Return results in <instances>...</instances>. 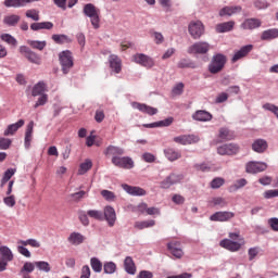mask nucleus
Masks as SVG:
<instances>
[{"instance_id": "15", "label": "nucleus", "mask_w": 278, "mask_h": 278, "mask_svg": "<svg viewBox=\"0 0 278 278\" xmlns=\"http://www.w3.org/2000/svg\"><path fill=\"white\" fill-rule=\"evenodd\" d=\"M167 249L176 257L177 260H181L184 257V250H181V242L172 241L167 243Z\"/></svg>"}, {"instance_id": "21", "label": "nucleus", "mask_w": 278, "mask_h": 278, "mask_svg": "<svg viewBox=\"0 0 278 278\" xmlns=\"http://www.w3.org/2000/svg\"><path fill=\"white\" fill-rule=\"evenodd\" d=\"M233 27H236V22L233 21L224 22L215 26V31L217 34H227V31H232Z\"/></svg>"}, {"instance_id": "47", "label": "nucleus", "mask_w": 278, "mask_h": 278, "mask_svg": "<svg viewBox=\"0 0 278 278\" xmlns=\"http://www.w3.org/2000/svg\"><path fill=\"white\" fill-rule=\"evenodd\" d=\"M90 168H92V161L86 160L84 163L80 164L78 175H86V172L90 170Z\"/></svg>"}, {"instance_id": "26", "label": "nucleus", "mask_w": 278, "mask_h": 278, "mask_svg": "<svg viewBox=\"0 0 278 278\" xmlns=\"http://www.w3.org/2000/svg\"><path fill=\"white\" fill-rule=\"evenodd\" d=\"M23 125H25V119H20L15 124L9 125L4 130V136H14V134H16L21 127H23Z\"/></svg>"}, {"instance_id": "55", "label": "nucleus", "mask_w": 278, "mask_h": 278, "mask_svg": "<svg viewBox=\"0 0 278 278\" xmlns=\"http://www.w3.org/2000/svg\"><path fill=\"white\" fill-rule=\"evenodd\" d=\"M263 108L265 110H267V112H271V114H275L276 118H278V106L271 103H265L263 105Z\"/></svg>"}, {"instance_id": "53", "label": "nucleus", "mask_w": 278, "mask_h": 278, "mask_svg": "<svg viewBox=\"0 0 278 278\" xmlns=\"http://www.w3.org/2000/svg\"><path fill=\"white\" fill-rule=\"evenodd\" d=\"M222 186H225V180L222 177L214 178L211 181V188H213V190H216V189L220 188Z\"/></svg>"}, {"instance_id": "39", "label": "nucleus", "mask_w": 278, "mask_h": 278, "mask_svg": "<svg viewBox=\"0 0 278 278\" xmlns=\"http://www.w3.org/2000/svg\"><path fill=\"white\" fill-rule=\"evenodd\" d=\"M36 268V263L26 262L20 270V275H29V273H34Z\"/></svg>"}, {"instance_id": "12", "label": "nucleus", "mask_w": 278, "mask_h": 278, "mask_svg": "<svg viewBox=\"0 0 278 278\" xmlns=\"http://www.w3.org/2000/svg\"><path fill=\"white\" fill-rule=\"evenodd\" d=\"M266 168H268V164L264 162H254V161L249 162L245 166L247 173H250L252 175H255L256 173H264Z\"/></svg>"}, {"instance_id": "60", "label": "nucleus", "mask_w": 278, "mask_h": 278, "mask_svg": "<svg viewBox=\"0 0 278 278\" xmlns=\"http://www.w3.org/2000/svg\"><path fill=\"white\" fill-rule=\"evenodd\" d=\"M229 99V94L227 92L218 93L215 99V103H225Z\"/></svg>"}, {"instance_id": "37", "label": "nucleus", "mask_w": 278, "mask_h": 278, "mask_svg": "<svg viewBox=\"0 0 278 278\" xmlns=\"http://www.w3.org/2000/svg\"><path fill=\"white\" fill-rule=\"evenodd\" d=\"M274 38H278V29H267L262 33L261 40H274Z\"/></svg>"}, {"instance_id": "2", "label": "nucleus", "mask_w": 278, "mask_h": 278, "mask_svg": "<svg viewBox=\"0 0 278 278\" xmlns=\"http://www.w3.org/2000/svg\"><path fill=\"white\" fill-rule=\"evenodd\" d=\"M225 64H227V56L222 53L215 54L208 64V73L212 75L220 73L225 68Z\"/></svg>"}, {"instance_id": "48", "label": "nucleus", "mask_w": 278, "mask_h": 278, "mask_svg": "<svg viewBox=\"0 0 278 278\" xmlns=\"http://www.w3.org/2000/svg\"><path fill=\"white\" fill-rule=\"evenodd\" d=\"M103 270L105 275H114L116 273V264L114 262L104 263Z\"/></svg>"}, {"instance_id": "33", "label": "nucleus", "mask_w": 278, "mask_h": 278, "mask_svg": "<svg viewBox=\"0 0 278 278\" xmlns=\"http://www.w3.org/2000/svg\"><path fill=\"white\" fill-rule=\"evenodd\" d=\"M84 240H86V238L79 232H72L67 238L68 243L75 247L83 244Z\"/></svg>"}, {"instance_id": "58", "label": "nucleus", "mask_w": 278, "mask_h": 278, "mask_svg": "<svg viewBox=\"0 0 278 278\" xmlns=\"http://www.w3.org/2000/svg\"><path fill=\"white\" fill-rule=\"evenodd\" d=\"M152 38H154L155 45H162L164 42V35L162 33L153 31Z\"/></svg>"}, {"instance_id": "63", "label": "nucleus", "mask_w": 278, "mask_h": 278, "mask_svg": "<svg viewBox=\"0 0 278 278\" xmlns=\"http://www.w3.org/2000/svg\"><path fill=\"white\" fill-rule=\"evenodd\" d=\"M80 278H90V267L88 265L83 266Z\"/></svg>"}, {"instance_id": "24", "label": "nucleus", "mask_w": 278, "mask_h": 278, "mask_svg": "<svg viewBox=\"0 0 278 278\" xmlns=\"http://www.w3.org/2000/svg\"><path fill=\"white\" fill-rule=\"evenodd\" d=\"M242 12V7L235 5V7H224L219 11V16H233V14H240Z\"/></svg>"}, {"instance_id": "46", "label": "nucleus", "mask_w": 278, "mask_h": 278, "mask_svg": "<svg viewBox=\"0 0 278 278\" xmlns=\"http://www.w3.org/2000/svg\"><path fill=\"white\" fill-rule=\"evenodd\" d=\"M35 266L38 268V270H42L43 273H51V265L49 262L38 261L35 262Z\"/></svg>"}, {"instance_id": "29", "label": "nucleus", "mask_w": 278, "mask_h": 278, "mask_svg": "<svg viewBox=\"0 0 278 278\" xmlns=\"http://www.w3.org/2000/svg\"><path fill=\"white\" fill-rule=\"evenodd\" d=\"M218 138L220 142H227L229 140H233V138H236V135L228 128H220L218 131Z\"/></svg>"}, {"instance_id": "17", "label": "nucleus", "mask_w": 278, "mask_h": 278, "mask_svg": "<svg viewBox=\"0 0 278 278\" xmlns=\"http://www.w3.org/2000/svg\"><path fill=\"white\" fill-rule=\"evenodd\" d=\"M109 64L114 73L118 74L123 71V61H121V58L116 54H111L109 56Z\"/></svg>"}, {"instance_id": "6", "label": "nucleus", "mask_w": 278, "mask_h": 278, "mask_svg": "<svg viewBox=\"0 0 278 278\" xmlns=\"http://www.w3.org/2000/svg\"><path fill=\"white\" fill-rule=\"evenodd\" d=\"M0 273H3L8 268V262H12L14 260V254L10 248L2 245L0 247Z\"/></svg>"}, {"instance_id": "23", "label": "nucleus", "mask_w": 278, "mask_h": 278, "mask_svg": "<svg viewBox=\"0 0 278 278\" xmlns=\"http://www.w3.org/2000/svg\"><path fill=\"white\" fill-rule=\"evenodd\" d=\"M125 192L128 194H131L132 197H144L147 194V191L140 187H131L129 185H122Z\"/></svg>"}, {"instance_id": "41", "label": "nucleus", "mask_w": 278, "mask_h": 278, "mask_svg": "<svg viewBox=\"0 0 278 278\" xmlns=\"http://www.w3.org/2000/svg\"><path fill=\"white\" fill-rule=\"evenodd\" d=\"M210 203L213 207H227L228 205L227 200L220 197L213 198Z\"/></svg>"}, {"instance_id": "7", "label": "nucleus", "mask_w": 278, "mask_h": 278, "mask_svg": "<svg viewBox=\"0 0 278 278\" xmlns=\"http://www.w3.org/2000/svg\"><path fill=\"white\" fill-rule=\"evenodd\" d=\"M20 53H22V55H24V58H26V60H28V62H30L31 64H37V66H40L42 64V59L40 58V55L31 51V49L26 46L20 47Z\"/></svg>"}, {"instance_id": "59", "label": "nucleus", "mask_w": 278, "mask_h": 278, "mask_svg": "<svg viewBox=\"0 0 278 278\" xmlns=\"http://www.w3.org/2000/svg\"><path fill=\"white\" fill-rule=\"evenodd\" d=\"M173 94H175L176 97L179 94H184V83H179L177 84L173 90H172Z\"/></svg>"}, {"instance_id": "16", "label": "nucleus", "mask_w": 278, "mask_h": 278, "mask_svg": "<svg viewBox=\"0 0 278 278\" xmlns=\"http://www.w3.org/2000/svg\"><path fill=\"white\" fill-rule=\"evenodd\" d=\"M103 217L105 218L109 227H114L116 224V211L112 206H105L103 212Z\"/></svg>"}, {"instance_id": "42", "label": "nucleus", "mask_w": 278, "mask_h": 278, "mask_svg": "<svg viewBox=\"0 0 278 278\" xmlns=\"http://www.w3.org/2000/svg\"><path fill=\"white\" fill-rule=\"evenodd\" d=\"M154 226H155V220H153V219L135 223V228L140 229V230L141 229H147L149 227H154Z\"/></svg>"}, {"instance_id": "36", "label": "nucleus", "mask_w": 278, "mask_h": 278, "mask_svg": "<svg viewBox=\"0 0 278 278\" xmlns=\"http://www.w3.org/2000/svg\"><path fill=\"white\" fill-rule=\"evenodd\" d=\"M124 267L128 275H136V263H134V258H131V256H127L125 258Z\"/></svg>"}, {"instance_id": "35", "label": "nucleus", "mask_w": 278, "mask_h": 278, "mask_svg": "<svg viewBox=\"0 0 278 278\" xmlns=\"http://www.w3.org/2000/svg\"><path fill=\"white\" fill-rule=\"evenodd\" d=\"M33 31H40V29H53V23L51 22H38L30 24Z\"/></svg>"}, {"instance_id": "9", "label": "nucleus", "mask_w": 278, "mask_h": 278, "mask_svg": "<svg viewBox=\"0 0 278 278\" xmlns=\"http://www.w3.org/2000/svg\"><path fill=\"white\" fill-rule=\"evenodd\" d=\"M132 62L136 64H140V66H144L146 68H153L155 66V62L149 55L143 53H137L132 56Z\"/></svg>"}, {"instance_id": "30", "label": "nucleus", "mask_w": 278, "mask_h": 278, "mask_svg": "<svg viewBox=\"0 0 278 278\" xmlns=\"http://www.w3.org/2000/svg\"><path fill=\"white\" fill-rule=\"evenodd\" d=\"M4 25L8 27H16L21 23V16L16 14L5 15L3 17Z\"/></svg>"}, {"instance_id": "8", "label": "nucleus", "mask_w": 278, "mask_h": 278, "mask_svg": "<svg viewBox=\"0 0 278 278\" xmlns=\"http://www.w3.org/2000/svg\"><path fill=\"white\" fill-rule=\"evenodd\" d=\"M242 244H244L243 239H239V241L224 239L219 242V247L226 249L227 251H231L232 253H236V251H240V249H242Z\"/></svg>"}, {"instance_id": "38", "label": "nucleus", "mask_w": 278, "mask_h": 278, "mask_svg": "<svg viewBox=\"0 0 278 278\" xmlns=\"http://www.w3.org/2000/svg\"><path fill=\"white\" fill-rule=\"evenodd\" d=\"M52 40L55 45H66L73 42L66 35H52Z\"/></svg>"}, {"instance_id": "45", "label": "nucleus", "mask_w": 278, "mask_h": 278, "mask_svg": "<svg viewBox=\"0 0 278 278\" xmlns=\"http://www.w3.org/2000/svg\"><path fill=\"white\" fill-rule=\"evenodd\" d=\"M26 18H31V21H40V11L36 9H29L25 13Z\"/></svg>"}, {"instance_id": "22", "label": "nucleus", "mask_w": 278, "mask_h": 278, "mask_svg": "<svg viewBox=\"0 0 278 278\" xmlns=\"http://www.w3.org/2000/svg\"><path fill=\"white\" fill-rule=\"evenodd\" d=\"M40 0H4L5 8H25L27 3H34Z\"/></svg>"}, {"instance_id": "3", "label": "nucleus", "mask_w": 278, "mask_h": 278, "mask_svg": "<svg viewBox=\"0 0 278 278\" xmlns=\"http://www.w3.org/2000/svg\"><path fill=\"white\" fill-rule=\"evenodd\" d=\"M59 62L61 64L62 73L64 75H68V73H71V68L74 66L73 52H71V50L62 51L59 54Z\"/></svg>"}, {"instance_id": "18", "label": "nucleus", "mask_w": 278, "mask_h": 278, "mask_svg": "<svg viewBox=\"0 0 278 278\" xmlns=\"http://www.w3.org/2000/svg\"><path fill=\"white\" fill-rule=\"evenodd\" d=\"M253 51V45L243 46L240 50L235 52V55L231 59V62L236 63L238 60H242V58H247L248 53Z\"/></svg>"}, {"instance_id": "11", "label": "nucleus", "mask_w": 278, "mask_h": 278, "mask_svg": "<svg viewBox=\"0 0 278 278\" xmlns=\"http://www.w3.org/2000/svg\"><path fill=\"white\" fill-rule=\"evenodd\" d=\"M112 164L118 168L131 169L134 167V160L129 156H113Z\"/></svg>"}, {"instance_id": "27", "label": "nucleus", "mask_w": 278, "mask_h": 278, "mask_svg": "<svg viewBox=\"0 0 278 278\" xmlns=\"http://www.w3.org/2000/svg\"><path fill=\"white\" fill-rule=\"evenodd\" d=\"M268 149V142L264 139H256L252 143V150L255 151V153H264Z\"/></svg>"}, {"instance_id": "44", "label": "nucleus", "mask_w": 278, "mask_h": 278, "mask_svg": "<svg viewBox=\"0 0 278 278\" xmlns=\"http://www.w3.org/2000/svg\"><path fill=\"white\" fill-rule=\"evenodd\" d=\"M90 263H91V268L94 273H101L103 270V263H101L99 258L92 257L90 260Z\"/></svg>"}, {"instance_id": "31", "label": "nucleus", "mask_w": 278, "mask_h": 278, "mask_svg": "<svg viewBox=\"0 0 278 278\" xmlns=\"http://www.w3.org/2000/svg\"><path fill=\"white\" fill-rule=\"evenodd\" d=\"M192 118L193 121H200L202 123H205L207 121H212V115L207 111L200 110L192 115Z\"/></svg>"}, {"instance_id": "19", "label": "nucleus", "mask_w": 278, "mask_h": 278, "mask_svg": "<svg viewBox=\"0 0 278 278\" xmlns=\"http://www.w3.org/2000/svg\"><path fill=\"white\" fill-rule=\"evenodd\" d=\"M33 138H34V121H30L26 126V131H25V138H24L25 149H29V147H31Z\"/></svg>"}, {"instance_id": "64", "label": "nucleus", "mask_w": 278, "mask_h": 278, "mask_svg": "<svg viewBox=\"0 0 278 278\" xmlns=\"http://www.w3.org/2000/svg\"><path fill=\"white\" fill-rule=\"evenodd\" d=\"M137 278H153V273L149 270H141Z\"/></svg>"}, {"instance_id": "4", "label": "nucleus", "mask_w": 278, "mask_h": 278, "mask_svg": "<svg viewBox=\"0 0 278 278\" xmlns=\"http://www.w3.org/2000/svg\"><path fill=\"white\" fill-rule=\"evenodd\" d=\"M210 49H212V46L207 41H198L191 45L187 52L189 55H205L210 53Z\"/></svg>"}, {"instance_id": "13", "label": "nucleus", "mask_w": 278, "mask_h": 278, "mask_svg": "<svg viewBox=\"0 0 278 278\" xmlns=\"http://www.w3.org/2000/svg\"><path fill=\"white\" fill-rule=\"evenodd\" d=\"M240 147L236 143H226L217 148L218 155H236Z\"/></svg>"}, {"instance_id": "1", "label": "nucleus", "mask_w": 278, "mask_h": 278, "mask_svg": "<svg viewBox=\"0 0 278 278\" xmlns=\"http://www.w3.org/2000/svg\"><path fill=\"white\" fill-rule=\"evenodd\" d=\"M83 13L85 14V16H88V18H90V23L93 29H99V27H101V10L94 7V4H85Z\"/></svg>"}, {"instance_id": "14", "label": "nucleus", "mask_w": 278, "mask_h": 278, "mask_svg": "<svg viewBox=\"0 0 278 278\" xmlns=\"http://www.w3.org/2000/svg\"><path fill=\"white\" fill-rule=\"evenodd\" d=\"M199 140H201V138H199V136L197 135H181L178 137L174 138V142H176L177 144H197V142H199Z\"/></svg>"}, {"instance_id": "56", "label": "nucleus", "mask_w": 278, "mask_h": 278, "mask_svg": "<svg viewBox=\"0 0 278 278\" xmlns=\"http://www.w3.org/2000/svg\"><path fill=\"white\" fill-rule=\"evenodd\" d=\"M101 195L103 197V199H105V201H115L116 199V194H114V192L110 190H102Z\"/></svg>"}, {"instance_id": "50", "label": "nucleus", "mask_w": 278, "mask_h": 278, "mask_svg": "<svg viewBox=\"0 0 278 278\" xmlns=\"http://www.w3.org/2000/svg\"><path fill=\"white\" fill-rule=\"evenodd\" d=\"M178 68H197V63L182 59L178 62Z\"/></svg>"}, {"instance_id": "43", "label": "nucleus", "mask_w": 278, "mask_h": 278, "mask_svg": "<svg viewBox=\"0 0 278 278\" xmlns=\"http://www.w3.org/2000/svg\"><path fill=\"white\" fill-rule=\"evenodd\" d=\"M1 40L3 42H7V45H11V47H16V45H18V41H16V38H14L12 35L10 34H2L0 36Z\"/></svg>"}, {"instance_id": "52", "label": "nucleus", "mask_w": 278, "mask_h": 278, "mask_svg": "<svg viewBox=\"0 0 278 278\" xmlns=\"http://www.w3.org/2000/svg\"><path fill=\"white\" fill-rule=\"evenodd\" d=\"M86 197V191H78L75 193H71L68 195L70 201H74L75 203H78V201H81Z\"/></svg>"}, {"instance_id": "51", "label": "nucleus", "mask_w": 278, "mask_h": 278, "mask_svg": "<svg viewBox=\"0 0 278 278\" xmlns=\"http://www.w3.org/2000/svg\"><path fill=\"white\" fill-rule=\"evenodd\" d=\"M87 215L90 218H94V220H103V213L101 211L98 210H89L87 212Z\"/></svg>"}, {"instance_id": "57", "label": "nucleus", "mask_w": 278, "mask_h": 278, "mask_svg": "<svg viewBox=\"0 0 278 278\" xmlns=\"http://www.w3.org/2000/svg\"><path fill=\"white\" fill-rule=\"evenodd\" d=\"M11 144H12V140H10L8 138H0V149L2 151L10 149Z\"/></svg>"}, {"instance_id": "20", "label": "nucleus", "mask_w": 278, "mask_h": 278, "mask_svg": "<svg viewBox=\"0 0 278 278\" xmlns=\"http://www.w3.org/2000/svg\"><path fill=\"white\" fill-rule=\"evenodd\" d=\"M132 108L139 110V112H143V114H149V116H155V114H157V109L139 102L132 103Z\"/></svg>"}, {"instance_id": "49", "label": "nucleus", "mask_w": 278, "mask_h": 278, "mask_svg": "<svg viewBox=\"0 0 278 278\" xmlns=\"http://www.w3.org/2000/svg\"><path fill=\"white\" fill-rule=\"evenodd\" d=\"M45 84L43 83H38L37 85L34 86L33 88V97H40V94H45Z\"/></svg>"}, {"instance_id": "32", "label": "nucleus", "mask_w": 278, "mask_h": 278, "mask_svg": "<svg viewBox=\"0 0 278 278\" xmlns=\"http://www.w3.org/2000/svg\"><path fill=\"white\" fill-rule=\"evenodd\" d=\"M105 155H112L113 157H118V155H125V150L121 147L109 146L105 151Z\"/></svg>"}, {"instance_id": "54", "label": "nucleus", "mask_w": 278, "mask_h": 278, "mask_svg": "<svg viewBox=\"0 0 278 278\" xmlns=\"http://www.w3.org/2000/svg\"><path fill=\"white\" fill-rule=\"evenodd\" d=\"M3 203L7 205V207H14V205H16V197L8 195L3 198Z\"/></svg>"}, {"instance_id": "25", "label": "nucleus", "mask_w": 278, "mask_h": 278, "mask_svg": "<svg viewBox=\"0 0 278 278\" xmlns=\"http://www.w3.org/2000/svg\"><path fill=\"white\" fill-rule=\"evenodd\" d=\"M257 27H262L260 18H247L241 24V29H257Z\"/></svg>"}, {"instance_id": "10", "label": "nucleus", "mask_w": 278, "mask_h": 278, "mask_svg": "<svg viewBox=\"0 0 278 278\" xmlns=\"http://www.w3.org/2000/svg\"><path fill=\"white\" fill-rule=\"evenodd\" d=\"M236 216V213L229 211H219L210 216V220L214 223H228Z\"/></svg>"}, {"instance_id": "34", "label": "nucleus", "mask_w": 278, "mask_h": 278, "mask_svg": "<svg viewBox=\"0 0 278 278\" xmlns=\"http://www.w3.org/2000/svg\"><path fill=\"white\" fill-rule=\"evenodd\" d=\"M164 154L169 162H176V160H179L181 157V152H179L173 148L165 149Z\"/></svg>"}, {"instance_id": "40", "label": "nucleus", "mask_w": 278, "mask_h": 278, "mask_svg": "<svg viewBox=\"0 0 278 278\" xmlns=\"http://www.w3.org/2000/svg\"><path fill=\"white\" fill-rule=\"evenodd\" d=\"M27 45H29L31 49H37V51H43L45 47H47V41L28 40Z\"/></svg>"}, {"instance_id": "61", "label": "nucleus", "mask_w": 278, "mask_h": 278, "mask_svg": "<svg viewBox=\"0 0 278 278\" xmlns=\"http://www.w3.org/2000/svg\"><path fill=\"white\" fill-rule=\"evenodd\" d=\"M170 186H175L173 182V179H170V176H167L162 182L161 188H164L165 190L170 188Z\"/></svg>"}, {"instance_id": "5", "label": "nucleus", "mask_w": 278, "mask_h": 278, "mask_svg": "<svg viewBox=\"0 0 278 278\" xmlns=\"http://www.w3.org/2000/svg\"><path fill=\"white\" fill-rule=\"evenodd\" d=\"M188 31L193 40H199L205 34V26L201 21H192L188 25Z\"/></svg>"}, {"instance_id": "28", "label": "nucleus", "mask_w": 278, "mask_h": 278, "mask_svg": "<svg viewBox=\"0 0 278 278\" xmlns=\"http://www.w3.org/2000/svg\"><path fill=\"white\" fill-rule=\"evenodd\" d=\"M173 117H167L163 121L160 122H155L152 124H144L143 127H147L148 129H153L155 127H170V125H173Z\"/></svg>"}, {"instance_id": "62", "label": "nucleus", "mask_w": 278, "mask_h": 278, "mask_svg": "<svg viewBox=\"0 0 278 278\" xmlns=\"http://www.w3.org/2000/svg\"><path fill=\"white\" fill-rule=\"evenodd\" d=\"M268 225L271 227L273 231H278V218L277 217L269 218Z\"/></svg>"}]
</instances>
